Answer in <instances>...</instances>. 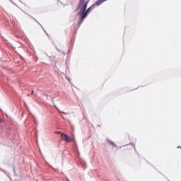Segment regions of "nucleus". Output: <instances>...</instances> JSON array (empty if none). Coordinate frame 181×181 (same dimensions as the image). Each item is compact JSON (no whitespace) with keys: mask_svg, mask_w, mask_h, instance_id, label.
Wrapping results in <instances>:
<instances>
[{"mask_svg":"<svg viewBox=\"0 0 181 181\" xmlns=\"http://www.w3.org/2000/svg\"><path fill=\"white\" fill-rule=\"evenodd\" d=\"M88 2H90V0L85 1V4L81 8V10L78 13V15L79 16L78 22L77 24L78 26H81V25H83L84 19H86V18L88 16V13H90V11H93V9L95 8V4H92L89 8H87V6H88Z\"/></svg>","mask_w":181,"mask_h":181,"instance_id":"obj_1","label":"nucleus"},{"mask_svg":"<svg viewBox=\"0 0 181 181\" xmlns=\"http://www.w3.org/2000/svg\"><path fill=\"white\" fill-rule=\"evenodd\" d=\"M61 139H62V141H64L68 144L71 142L72 141L71 137H70V136L64 133H61Z\"/></svg>","mask_w":181,"mask_h":181,"instance_id":"obj_2","label":"nucleus"},{"mask_svg":"<svg viewBox=\"0 0 181 181\" xmlns=\"http://www.w3.org/2000/svg\"><path fill=\"white\" fill-rule=\"evenodd\" d=\"M84 4H86V0H79L78 4L75 10V12H77V11H81V7L84 6Z\"/></svg>","mask_w":181,"mask_h":181,"instance_id":"obj_3","label":"nucleus"},{"mask_svg":"<svg viewBox=\"0 0 181 181\" xmlns=\"http://www.w3.org/2000/svg\"><path fill=\"white\" fill-rule=\"evenodd\" d=\"M107 144H109V145L112 146L113 148H117V149H118V146H117V144H115V143H114V141H112L110 139H107Z\"/></svg>","mask_w":181,"mask_h":181,"instance_id":"obj_4","label":"nucleus"},{"mask_svg":"<svg viewBox=\"0 0 181 181\" xmlns=\"http://www.w3.org/2000/svg\"><path fill=\"white\" fill-rule=\"evenodd\" d=\"M105 1L107 0H98L97 1H95V3L93 4V5H95V6H100V5H101V4H104Z\"/></svg>","mask_w":181,"mask_h":181,"instance_id":"obj_5","label":"nucleus"},{"mask_svg":"<svg viewBox=\"0 0 181 181\" xmlns=\"http://www.w3.org/2000/svg\"><path fill=\"white\" fill-rule=\"evenodd\" d=\"M54 45L55 46L56 50H57V52H59V53H62V54H64V55L66 54V52H64L60 50V49L57 47V46H56V45L54 44Z\"/></svg>","mask_w":181,"mask_h":181,"instance_id":"obj_6","label":"nucleus"},{"mask_svg":"<svg viewBox=\"0 0 181 181\" xmlns=\"http://www.w3.org/2000/svg\"><path fill=\"white\" fill-rule=\"evenodd\" d=\"M71 50H73V46L69 47V50L66 52V54H69V53H70V52H71Z\"/></svg>","mask_w":181,"mask_h":181,"instance_id":"obj_7","label":"nucleus"},{"mask_svg":"<svg viewBox=\"0 0 181 181\" xmlns=\"http://www.w3.org/2000/svg\"><path fill=\"white\" fill-rule=\"evenodd\" d=\"M37 23L40 25V26L42 28V30H45V28H43V25H42V24L39 21Z\"/></svg>","mask_w":181,"mask_h":181,"instance_id":"obj_8","label":"nucleus"},{"mask_svg":"<svg viewBox=\"0 0 181 181\" xmlns=\"http://www.w3.org/2000/svg\"><path fill=\"white\" fill-rule=\"evenodd\" d=\"M43 31L45 32V35H47V36H48V37H50V36L49 35L48 33H47L46 30L44 29Z\"/></svg>","mask_w":181,"mask_h":181,"instance_id":"obj_9","label":"nucleus"},{"mask_svg":"<svg viewBox=\"0 0 181 181\" xmlns=\"http://www.w3.org/2000/svg\"><path fill=\"white\" fill-rule=\"evenodd\" d=\"M13 172H14L16 176H18V175H16V170H15V168H13Z\"/></svg>","mask_w":181,"mask_h":181,"instance_id":"obj_10","label":"nucleus"},{"mask_svg":"<svg viewBox=\"0 0 181 181\" xmlns=\"http://www.w3.org/2000/svg\"><path fill=\"white\" fill-rule=\"evenodd\" d=\"M56 133H57V134H60L61 135H62V134H63V132H60V131H59V132H56Z\"/></svg>","mask_w":181,"mask_h":181,"instance_id":"obj_11","label":"nucleus"},{"mask_svg":"<svg viewBox=\"0 0 181 181\" xmlns=\"http://www.w3.org/2000/svg\"><path fill=\"white\" fill-rule=\"evenodd\" d=\"M33 19H34V21H35L37 23L38 22V21L36 20V18H33Z\"/></svg>","mask_w":181,"mask_h":181,"instance_id":"obj_12","label":"nucleus"},{"mask_svg":"<svg viewBox=\"0 0 181 181\" xmlns=\"http://www.w3.org/2000/svg\"><path fill=\"white\" fill-rule=\"evenodd\" d=\"M33 19H34V21H35L37 23L38 22V21L36 20V18H33Z\"/></svg>","mask_w":181,"mask_h":181,"instance_id":"obj_13","label":"nucleus"},{"mask_svg":"<svg viewBox=\"0 0 181 181\" xmlns=\"http://www.w3.org/2000/svg\"><path fill=\"white\" fill-rule=\"evenodd\" d=\"M134 146V151L136 152V148H135V144H133Z\"/></svg>","mask_w":181,"mask_h":181,"instance_id":"obj_14","label":"nucleus"},{"mask_svg":"<svg viewBox=\"0 0 181 181\" xmlns=\"http://www.w3.org/2000/svg\"><path fill=\"white\" fill-rule=\"evenodd\" d=\"M177 148L181 149V146H178Z\"/></svg>","mask_w":181,"mask_h":181,"instance_id":"obj_15","label":"nucleus"},{"mask_svg":"<svg viewBox=\"0 0 181 181\" xmlns=\"http://www.w3.org/2000/svg\"><path fill=\"white\" fill-rule=\"evenodd\" d=\"M50 168H52V169H54V170H56V169H54L53 167H52L51 165H49Z\"/></svg>","mask_w":181,"mask_h":181,"instance_id":"obj_16","label":"nucleus"},{"mask_svg":"<svg viewBox=\"0 0 181 181\" xmlns=\"http://www.w3.org/2000/svg\"><path fill=\"white\" fill-rule=\"evenodd\" d=\"M2 121H3L2 119L0 118V124H1V122H2Z\"/></svg>","mask_w":181,"mask_h":181,"instance_id":"obj_17","label":"nucleus"},{"mask_svg":"<svg viewBox=\"0 0 181 181\" xmlns=\"http://www.w3.org/2000/svg\"><path fill=\"white\" fill-rule=\"evenodd\" d=\"M62 112V114H66V112Z\"/></svg>","mask_w":181,"mask_h":181,"instance_id":"obj_18","label":"nucleus"},{"mask_svg":"<svg viewBox=\"0 0 181 181\" xmlns=\"http://www.w3.org/2000/svg\"><path fill=\"white\" fill-rule=\"evenodd\" d=\"M33 93H35V90H32V94H33Z\"/></svg>","mask_w":181,"mask_h":181,"instance_id":"obj_19","label":"nucleus"},{"mask_svg":"<svg viewBox=\"0 0 181 181\" xmlns=\"http://www.w3.org/2000/svg\"><path fill=\"white\" fill-rule=\"evenodd\" d=\"M57 110L59 111V108L57 107Z\"/></svg>","mask_w":181,"mask_h":181,"instance_id":"obj_20","label":"nucleus"},{"mask_svg":"<svg viewBox=\"0 0 181 181\" xmlns=\"http://www.w3.org/2000/svg\"><path fill=\"white\" fill-rule=\"evenodd\" d=\"M20 2H22V1L19 0Z\"/></svg>","mask_w":181,"mask_h":181,"instance_id":"obj_21","label":"nucleus"}]
</instances>
